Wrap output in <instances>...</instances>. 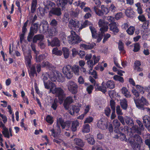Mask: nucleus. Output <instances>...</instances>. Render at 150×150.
I'll use <instances>...</instances> for the list:
<instances>
[{"label": "nucleus", "instance_id": "2f4dec72", "mask_svg": "<svg viewBox=\"0 0 150 150\" xmlns=\"http://www.w3.org/2000/svg\"><path fill=\"white\" fill-rule=\"evenodd\" d=\"M120 105L121 107L124 110H126L127 107V103L125 99H123L120 101Z\"/></svg>", "mask_w": 150, "mask_h": 150}, {"label": "nucleus", "instance_id": "9b49d317", "mask_svg": "<svg viewBox=\"0 0 150 150\" xmlns=\"http://www.w3.org/2000/svg\"><path fill=\"white\" fill-rule=\"evenodd\" d=\"M108 124V122L107 120L104 119H101L98 121L97 126L99 128L105 130L107 129Z\"/></svg>", "mask_w": 150, "mask_h": 150}, {"label": "nucleus", "instance_id": "a211bd4d", "mask_svg": "<svg viewBox=\"0 0 150 150\" xmlns=\"http://www.w3.org/2000/svg\"><path fill=\"white\" fill-rule=\"evenodd\" d=\"M73 102V100L72 97L69 96L67 97L65 100L64 103V106L65 109H68L69 105Z\"/></svg>", "mask_w": 150, "mask_h": 150}, {"label": "nucleus", "instance_id": "864d4df0", "mask_svg": "<svg viewBox=\"0 0 150 150\" xmlns=\"http://www.w3.org/2000/svg\"><path fill=\"white\" fill-rule=\"evenodd\" d=\"M112 123L114 126L115 127V128L117 129L119 128L120 125V122L117 119L113 120Z\"/></svg>", "mask_w": 150, "mask_h": 150}, {"label": "nucleus", "instance_id": "13d9d810", "mask_svg": "<svg viewBox=\"0 0 150 150\" xmlns=\"http://www.w3.org/2000/svg\"><path fill=\"white\" fill-rule=\"evenodd\" d=\"M46 121L48 123L52 124L53 122V120L52 117L50 115H48L46 118Z\"/></svg>", "mask_w": 150, "mask_h": 150}, {"label": "nucleus", "instance_id": "7c9ffc66", "mask_svg": "<svg viewBox=\"0 0 150 150\" xmlns=\"http://www.w3.org/2000/svg\"><path fill=\"white\" fill-rule=\"evenodd\" d=\"M51 13H53L57 16H60L61 14V9L59 8L53 9L52 10L50 11L49 13L50 14Z\"/></svg>", "mask_w": 150, "mask_h": 150}, {"label": "nucleus", "instance_id": "c85d7f7f", "mask_svg": "<svg viewBox=\"0 0 150 150\" xmlns=\"http://www.w3.org/2000/svg\"><path fill=\"white\" fill-rule=\"evenodd\" d=\"M95 45L96 44L94 43L88 45L81 44L80 45V47L84 49H91L93 48Z\"/></svg>", "mask_w": 150, "mask_h": 150}, {"label": "nucleus", "instance_id": "cd10ccee", "mask_svg": "<svg viewBox=\"0 0 150 150\" xmlns=\"http://www.w3.org/2000/svg\"><path fill=\"white\" fill-rule=\"evenodd\" d=\"M115 138H116L119 139L122 141H125L126 142H128V140L127 141V139L126 138L125 136V135L122 134L121 133H119L117 134H116L115 135Z\"/></svg>", "mask_w": 150, "mask_h": 150}, {"label": "nucleus", "instance_id": "72a5a7b5", "mask_svg": "<svg viewBox=\"0 0 150 150\" xmlns=\"http://www.w3.org/2000/svg\"><path fill=\"white\" fill-rule=\"evenodd\" d=\"M37 4V0H32L30 9L32 13H33L35 11Z\"/></svg>", "mask_w": 150, "mask_h": 150}, {"label": "nucleus", "instance_id": "4d7b16f0", "mask_svg": "<svg viewBox=\"0 0 150 150\" xmlns=\"http://www.w3.org/2000/svg\"><path fill=\"white\" fill-rule=\"evenodd\" d=\"M91 25V23L89 22L88 21H85V22L83 23V24L81 23V25H80V30H81L83 28H85L87 26H88V25Z\"/></svg>", "mask_w": 150, "mask_h": 150}, {"label": "nucleus", "instance_id": "5701e85b", "mask_svg": "<svg viewBox=\"0 0 150 150\" xmlns=\"http://www.w3.org/2000/svg\"><path fill=\"white\" fill-rule=\"evenodd\" d=\"M125 13L127 16L132 18L134 16V12L131 8H127L125 11Z\"/></svg>", "mask_w": 150, "mask_h": 150}, {"label": "nucleus", "instance_id": "f704fd0d", "mask_svg": "<svg viewBox=\"0 0 150 150\" xmlns=\"http://www.w3.org/2000/svg\"><path fill=\"white\" fill-rule=\"evenodd\" d=\"M75 144L79 146L82 147L84 145V143L80 139L76 138L74 140Z\"/></svg>", "mask_w": 150, "mask_h": 150}, {"label": "nucleus", "instance_id": "ea45409f", "mask_svg": "<svg viewBox=\"0 0 150 150\" xmlns=\"http://www.w3.org/2000/svg\"><path fill=\"white\" fill-rule=\"evenodd\" d=\"M113 79L116 81L123 83L124 82V79L123 77L117 75H115L113 77Z\"/></svg>", "mask_w": 150, "mask_h": 150}, {"label": "nucleus", "instance_id": "e2e57ef3", "mask_svg": "<svg viewBox=\"0 0 150 150\" xmlns=\"http://www.w3.org/2000/svg\"><path fill=\"white\" fill-rule=\"evenodd\" d=\"M132 92L133 94L137 98L139 96V93L138 91L134 88H133L132 90Z\"/></svg>", "mask_w": 150, "mask_h": 150}, {"label": "nucleus", "instance_id": "58836bf2", "mask_svg": "<svg viewBox=\"0 0 150 150\" xmlns=\"http://www.w3.org/2000/svg\"><path fill=\"white\" fill-rule=\"evenodd\" d=\"M40 25L42 27L43 30L45 31L48 30V24L46 21H42L40 24Z\"/></svg>", "mask_w": 150, "mask_h": 150}, {"label": "nucleus", "instance_id": "603ef678", "mask_svg": "<svg viewBox=\"0 0 150 150\" xmlns=\"http://www.w3.org/2000/svg\"><path fill=\"white\" fill-rule=\"evenodd\" d=\"M136 87L137 90L139 91L140 93L144 94L145 92L144 87H142L140 85H137Z\"/></svg>", "mask_w": 150, "mask_h": 150}, {"label": "nucleus", "instance_id": "680f3d73", "mask_svg": "<svg viewBox=\"0 0 150 150\" xmlns=\"http://www.w3.org/2000/svg\"><path fill=\"white\" fill-rule=\"evenodd\" d=\"M58 100L57 99H55L53 102L52 104L51 107L54 110H56L57 107Z\"/></svg>", "mask_w": 150, "mask_h": 150}, {"label": "nucleus", "instance_id": "8fccbe9b", "mask_svg": "<svg viewBox=\"0 0 150 150\" xmlns=\"http://www.w3.org/2000/svg\"><path fill=\"white\" fill-rule=\"evenodd\" d=\"M101 8L103 14H107L109 12L110 10L108 8L105 7L104 5H102L101 6Z\"/></svg>", "mask_w": 150, "mask_h": 150}, {"label": "nucleus", "instance_id": "1a4fd4ad", "mask_svg": "<svg viewBox=\"0 0 150 150\" xmlns=\"http://www.w3.org/2000/svg\"><path fill=\"white\" fill-rule=\"evenodd\" d=\"M81 23L78 21H74L71 20L69 23V27L76 31L79 30H80Z\"/></svg>", "mask_w": 150, "mask_h": 150}, {"label": "nucleus", "instance_id": "a878e982", "mask_svg": "<svg viewBox=\"0 0 150 150\" xmlns=\"http://www.w3.org/2000/svg\"><path fill=\"white\" fill-rule=\"evenodd\" d=\"M34 28L33 30H31L30 32L29 33V35L28 37V40H29V38H32L33 35L34 33H36L38 30V24L37 23H35L34 24Z\"/></svg>", "mask_w": 150, "mask_h": 150}, {"label": "nucleus", "instance_id": "aec40b11", "mask_svg": "<svg viewBox=\"0 0 150 150\" xmlns=\"http://www.w3.org/2000/svg\"><path fill=\"white\" fill-rule=\"evenodd\" d=\"M95 88L96 89L102 91L104 93H105L106 91V87L105 86V83L104 82L102 83L101 86H99L98 84H95Z\"/></svg>", "mask_w": 150, "mask_h": 150}, {"label": "nucleus", "instance_id": "de8ad7c7", "mask_svg": "<svg viewBox=\"0 0 150 150\" xmlns=\"http://www.w3.org/2000/svg\"><path fill=\"white\" fill-rule=\"evenodd\" d=\"M118 48L119 49L121 52L124 53L125 51L124 50L123 44L121 41H119L118 43Z\"/></svg>", "mask_w": 150, "mask_h": 150}, {"label": "nucleus", "instance_id": "0e129e2a", "mask_svg": "<svg viewBox=\"0 0 150 150\" xmlns=\"http://www.w3.org/2000/svg\"><path fill=\"white\" fill-rule=\"evenodd\" d=\"M91 108V106L89 105L85 106L83 113L86 115L89 112Z\"/></svg>", "mask_w": 150, "mask_h": 150}, {"label": "nucleus", "instance_id": "69168bd1", "mask_svg": "<svg viewBox=\"0 0 150 150\" xmlns=\"http://www.w3.org/2000/svg\"><path fill=\"white\" fill-rule=\"evenodd\" d=\"M149 21H145L143 23L142 27L144 29H147L149 26Z\"/></svg>", "mask_w": 150, "mask_h": 150}, {"label": "nucleus", "instance_id": "a18cd8bd", "mask_svg": "<svg viewBox=\"0 0 150 150\" xmlns=\"http://www.w3.org/2000/svg\"><path fill=\"white\" fill-rule=\"evenodd\" d=\"M94 9L96 14L97 15L99 16H102L103 15V13L100 10L98 9L97 7L95 6Z\"/></svg>", "mask_w": 150, "mask_h": 150}, {"label": "nucleus", "instance_id": "393cba45", "mask_svg": "<svg viewBox=\"0 0 150 150\" xmlns=\"http://www.w3.org/2000/svg\"><path fill=\"white\" fill-rule=\"evenodd\" d=\"M79 123L78 121L76 120L72 121L71 124V130L73 132H75L77 130V128L79 127Z\"/></svg>", "mask_w": 150, "mask_h": 150}, {"label": "nucleus", "instance_id": "4be33fe9", "mask_svg": "<svg viewBox=\"0 0 150 150\" xmlns=\"http://www.w3.org/2000/svg\"><path fill=\"white\" fill-rule=\"evenodd\" d=\"M81 106V104L79 105V107L74 105H72L71 109L70 110L69 112V113L72 115H74L75 112L78 113L79 111L80 108Z\"/></svg>", "mask_w": 150, "mask_h": 150}, {"label": "nucleus", "instance_id": "f8f14e48", "mask_svg": "<svg viewBox=\"0 0 150 150\" xmlns=\"http://www.w3.org/2000/svg\"><path fill=\"white\" fill-rule=\"evenodd\" d=\"M136 122L139 125V128H138L137 126L135 125L133 126L132 127V129L134 130V132H135L139 134H141V131L143 130L144 129L143 125L139 120H136Z\"/></svg>", "mask_w": 150, "mask_h": 150}, {"label": "nucleus", "instance_id": "c756f323", "mask_svg": "<svg viewBox=\"0 0 150 150\" xmlns=\"http://www.w3.org/2000/svg\"><path fill=\"white\" fill-rule=\"evenodd\" d=\"M86 139L88 142L91 144H93L95 142L94 140L93 136L90 134L86 135Z\"/></svg>", "mask_w": 150, "mask_h": 150}, {"label": "nucleus", "instance_id": "6e6552de", "mask_svg": "<svg viewBox=\"0 0 150 150\" xmlns=\"http://www.w3.org/2000/svg\"><path fill=\"white\" fill-rule=\"evenodd\" d=\"M67 86L69 91L73 94H76L77 92L78 86L74 82L70 81L67 84Z\"/></svg>", "mask_w": 150, "mask_h": 150}, {"label": "nucleus", "instance_id": "ddd939ff", "mask_svg": "<svg viewBox=\"0 0 150 150\" xmlns=\"http://www.w3.org/2000/svg\"><path fill=\"white\" fill-rule=\"evenodd\" d=\"M24 54L25 56V62L26 66L30 68L31 66V59L32 58V57L30 52L29 51L27 55V53L25 52H24Z\"/></svg>", "mask_w": 150, "mask_h": 150}, {"label": "nucleus", "instance_id": "49530a36", "mask_svg": "<svg viewBox=\"0 0 150 150\" xmlns=\"http://www.w3.org/2000/svg\"><path fill=\"white\" fill-rule=\"evenodd\" d=\"M125 119L127 124L131 126L133 125V121L132 119L127 116L125 117Z\"/></svg>", "mask_w": 150, "mask_h": 150}, {"label": "nucleus", "instance_id": "dca6fc26", "mask_svg": "<svg viewBox=\"0 0 150 150\" xmlns=\"http://www.w3.org/2000/svg\"><path fill=\"white\" fill-rule=\"evenodd\" d=\"M143 121L146 128L150 132V118L147 115H145L143 118Z\"/></svg>", "mask_w": 150, "mask_h": 150}, {"label": "nucleus", "instance_id": "79ce46f5", "mask_svg": "<svg viewBox=\"0 0 150 150\" xmlns=\"http://www.w3.org/2000/svg\"><path fill=\"white\" fill-rule=\"evenodd\" d=\"M53 54H54L57 55H61L62 54V52L61 50H59L57 48H54L52 50Z\"/></svg>", "mask_w": 150, "mask_h": 150}, {"label": "nucleus", "instance_id": "6ab92c4d", "mask_svg": "<svg viewBox=\"0 0 150 150\" xmlns=\"http://www.w3.org/2000/svg\"><path fill=\"white\" fill-rule=\"evenodd\" d=\"M47 4L45 8V10L46 11H49L52 10L55 6V4L52 2L50 1H47Z\"/></svg>", "mask_w": 150, "mask_h": 150}, {"label": "nucleus", "instance_id": "7ed1b4c3", "mask_svg": "<svg viewBox=\"0 0 150 150\" xmlns=\"http://www.w3.org/2000/svg\"><path fill=\"white\" fill-rule=\"evenodd\" d=\"M49 78L52 81H58L60 82H63L64 81V78L61 74L58 71L54 70L49 73Z\"/></svg>", "mask_w": 150, "mask_h": 150}, {"label": "nucleus", "instance_id": "bb28decb", "mask_svg": "<svg viewBox=\"0 0 150 150\" xmlns=\"http://www.w3.org/2000/svg\"><path fill=\"white\" fill-rule=\"evenodd\" d=\"M121 90L122 93L126 98H130L131 97V95L130 93L126 87H122Z\"/></svg>", "mask_w": 150, "mask_h": 150}, {"label": "nucleus", "instance_id": "a19ab883", "mask_svg": "<svg viewBox=\"0 0 150 150\" xmlns=\"http://www.w3.org/2000/svg\"><path fill=\"white\" fill-rule=\"evenodd\" d=\"M79 68L78 66L75 65L71 68V71L74 72L75 75H78L79 74Z\"/></svg>", "mask_w": 150, "mask_h": 150}, {"label": "nucleus", "instance_id": "5fc2aeb1", "mask_svg": "<svg viewBox=\"0 0 150 150\" xmlns=\"http://www.w3.org/2000/svg\"><path fill=\"white\" fill-rule=\"evenodd\" d=\"M87 64L88 67L90 68V70H92L93 69V67L94 65H95L92 60H88L87 62Z\"/></svg>", "mask_w": 150, "mask_h": 150}, {"label": "nucleus", "instance_id": "9d476101", "mask_svg": "<svg viewBox=\"0 0 150 150\" xmlns=\"http://www.w3.org/2000/svg\"><path fill=\"white\" fill-rule=\"evenodd\" d=\"M98 24L99 26L101 27L100 28V31L102 33H104L105 32L107 31L108 29V22H105L103 20L100 19L98 22Z\"/></svg>", "mask_w": 150, "mask_h": 150}, {"label": "nucleus", "instance_id": "f3484780", "mask_svg": "<svg viewBox=\"0 0 150 150\" xmlns=\"http://www.w3.org/2000/svg\"><path fill=\"white\" fill-rule=\"evenodd\" d=\"M48 76L49 77V73H44L42 75V77L45 87L46 89H49L50 88V85L49 84V83L51 82L48 81L46 82V81L47 80Z\"/></svg>", "mask_w": 150, "mask_h": 150}, {"label": "nucleus", "instance_id": "4468645a", "mask_svg": "<svg viewBox=\"0 0 150 150\" xmlns=\"http://www.w3.org/2000/svg\"><path fill=\"white\" fill-rule=\"evenodd\" d=\"M48 45L52 47L59 46L60 45V41L57 38H54L52 40L51 42L48 39L47 40Z\"/></svg>", "mask_w": 150, "mask_h": 150}, {"label": "nucleus", "instance_id": "20e7f679", "mask_svg": "<svg viewBox=\"0 0 150 150\" xmlns=\"http://www.w3.org/2000/svg\"><path fill=\"white\" fill-rule=\"evenodd\" d=\"M134 101L137 107L139 109L144 110L145 109L144 105L148 106L149 103L146 99L143 96H142L139 99H134Z\"/></svg>", "mask_w": 150, "mask_h": 150}, {"label": "nucleus", "instance_id": "39448f33", "mask_svg": "<svg viewBox=\"0 0 150 150\" xmlns=\"http://www.w3.org/2000/svg\"><path fill=\"white\" fill-rule=\"evenodd\" d=\"M67 40L69 44H75L80 42L81 40L79 37L73 31L71 32V35L67 38Z\"/></svg>", "mask_w": 150, "mask_h": 150}, {"label": "nucleus", "instance_id": "423d86ee", "mask_svg": "<svg viewBox=\"0 0 150 150\" xmlns=\"http://www.w3.org/2000/svg\"><path fill=\"white\" fill-rule=\"evenodd\" d=\"M57 129L58 130V132L60 133L61 130L59 125L60 124L63 129H65L66 130H68L70 127V124L68 122H64L63 119L62 118H59L57 120Z\"/></svg>", "mask_w": 150, "mask_h": 150}, {"label": "nucleus", "instance_id": "c9c22d12", "mask_svg": "<svg viewBox=\"0 0 150 150\" xmlns=\"http://www.w3.org/2000/svg\"><path fill=\"white\" fill-rule=\"evenodd\" d=\"M62 51L63 52V55L65 58H67L69 56V50L66 47H63Z\"/></svg>", "mask_w": 150, "mask_h": 150}, {"label": "nucleus", "instance_id": "0eeeda50", "mask_svg": "<svg viewBox=\"0 0 150 150\" xmlns=\"http://www.w3.org/2000/svg\"><path fill=\"white\" fill-rule=\"evenodd\" d=\"M62 72L67 79H70L73 76L71 68L69 65L64 66L63 68Z\"/></svg>", "mask_w": 150, "mask_h": 150}, {"label": "nucleus", "instance_id": "338daca9", "mask_svg": "<svg viewBox=\"0 0 150 150\" xmlns=\"http://www.w3.org/2000/svg\"><path fill=\"white\" fill-rule=\"evenodd\" d=\"M45 58V56L44 55H41L38 57H36V61L37 62H39L42 59Z\"/></svg>", "mask_w": 150, "mask_h": 150}, {"label": "nucleus", "instance_id": "c03bdc74", "mask_svg": "<svg viewBox=\"0 0 150 150\" xmlns=\"http://www.w3.org/2000/svg\"><path fill=\"white\" fill-rule=\"evenodd\" d=\"M36 71L35 69V67L34 66H33L31 68L30 71L29 73L30 77L31 78L33 77L35 74H36Z\"/></svg>", "mask_w": 150, "mask_h": 150}, {"label": "nucleus", "instance_id": "b1692460", "mask_svg": "<svg viewBox=\"0 0 150 150\" xmlns=\"http://www.w3.org/2000/svg\"><path fill=\"white\" fill-rule=\"evenodd\" d=\"M57 32V30L55 28H52L49 30L46 33V36L47 37H50L53 35H55Z\"/></svg>", "mask_w": 150, "mask_h": 150}, {"label": "nucleus", "instance_id": "4c0bfd02", "mask_svg": "<svg viewBox=\"0 0 150 150\" xmlns=\"http://www.w3.org/2000/svg\"><path fill=\"white\" fill-rule=\"evenodd\" d=\"M90 131V126L88 124H86L83 125L82 132L83 133H86Z\"/></svg>", "mask_w": 150, "mask_h": 150}, {"label": "nucleus", "instance_id": "6e6d98bb", "mask_svg": "<svg viewBox=\"0 0 150 150\" xmlns=\"http://www.w3.org/2000/svg\"><path fill=\"white\" fill-rule=\"evenodd\" d=\"M100 59V57L99 56H96L95 55H93L92 57V60L93 61L95 64L98 62Z\"/></svg>", "mask_w": 150, "mask_h": 150}, {"label": "nucleus", "instance_id": "412c9836", "mask_svg": "<svg viewBox=\"0 0 150 150\" xmlns=\"http://www.w3.org/2000/svg\"><path fill=\"white\" fill-rule=\"evenodd\" d=\"M110 30L115 33H117L119 31V30L117 27V24L115 22H114L109 24Z\"/></svg>", "mask_w": 150, "mask_h": 150}, {"label": "nucleus", "instance_id": "f03ea898", "mask_svg": "<svg viewBox=\"0 0 150 150\" xmlns=\"http://www.w3.org/2000/svg\"><path fill=\"white\" fill-rule=\"evenodd\" d=\"M128 142L134 149L142 143V140L139 135H135L134 137H130L128 139Z\"/></svg>", "mask_w": 150, "mask_h": 150}, {"label": "nucleus", "instance_id": "f257e3e1", "mask_svg": "<svg viewBox=\"0 0 150 150\" xmlns=\"http://www.w3.org/2000/svg\"><path fill=\"white\" fill-rule=\"evenodd\" d=\"M50 85V92L55 94L58 97L60 104H62L64 98L65 97V94L63 90L60 87H56L55 84L52 82L49 83Z\"/></svg>", "mask_w": 150, "mask_h": 150}, {"label": "nucleus", "instance_id": "774afa93", "mask_svg": "<svg viewBox=\"0 0 150 150\" xmlns=\"http://www.w3.org/2000/svg\"><path fill=\"white\" fill-rule=\"evenodd\" d=\"M42 66L44 67H46L48 68L51 67V65L47 61L44 62H43Z\"/></svg>", "mask_w": 150, "mask_h": 150}, {"label": "nucleus", "instance_id": "09e8293b", "mask_svg": "<svg viewBox=\"0 0 150 150\" xmlns=\"http://www.w3.org/2000/svg\"><path fill=\"white\" fill-rule=\"evenodd\" d=\"M89 28L92 33V37L93 38H96V35L97 33H96V30L92 26H90Z\"/></svg>", "mask_w": 150, "mask_h": 150}, {"label": "nucleus", "instance_id": "2eb2a0df", "mask_svg": "<svg viewBox=\"0 0 150 150\" xmlns=\"http://www.w3.org/2000/svg\"><path fill=\"white\" fill-rule=\"evenodd\" d=\"M73 0H54L58 6L63 7L68 2L69 3L71 4Z\"/></svg>", "mask_w": 150, "mask_h": 150}, {"label": "nucleus", "instance_id": "052dcab7", "mask_svg": "<svg viewBox=\"0 0 150 150\" xmlns=\"http://www.w3.org/2000/svg\"><path fill=\"white\" fill-rule=\"evenodd\" d=\"M140 48V46L138 43H136L134 44L133 51L136 52L138 51Z\"/></svg>", "mask_w": 150, "mask_h": 150}, {"label": "nucleus", "instance_id": "473e14b6", "mask_svg": "<svg viewBox=\"0 0 150 150\" xmlns=\"http://www.w3.org/2000/svg\"><path fill=\"white\" fill-rule=\"evenodd\" d=\"M44 37L42 35H35L33 38V42L36 43L38 40L41 41L43 39Z\"/></svg>", "mask_w": 150, "mask_h": 150}, {"label": "nucleus", "instance_id": "3c124183", "mask_svg": "<svg viewBox=\"0 0 150 150\" xmlns=\"http://www.w3.org/2000/svg\"><path fill=\"white\" fill-rule=\"evenodd\" d=\"M2 133L5 137L9 138H10V134L8 130L7 129H5L2 132Z\"/></svg>", "mask_w": 150, "mask_h": 150}, {"label": "nucleus", "instance_id": "bf43d9fd", "mask_svg": "<svg viewBox=\"0 0 150 150\" xmlns=\"http://www.w3.org/2000/svg\"><path fill=\"white\" fill-rule=\"evenodd\" d=\"M123 17V15L121 12L117 13L115 16V18L116 20H118Z\"/></svg>", "mask_w": 150, "mask_h": 150}, {"label": "nucleus", "instance_id": "e433bc0d", "mask_svg": "<svg viewBox=\"0 0 150 150\" xmlns=\"http://www.w3.org/2000/svg\"><path fill=\"white\" fill-rule=\"evenodd\" d=\"M107 87L110 89H113L115 87V83L114 81L112 80L108 81L106 83Z\"/></svg>", "mask_w": 150, "mask_h": 150}, {"label": "nucleus", "instance_id": "37998d69", "mask_svg": "<svg viewBox=\"0 0 150 150\" xmlns=\"http://www.w3.org/2000/svg\"><path fill=\"white\" fill-rule=\"evenodd\" d=\"M135 30V28L133 26H130L126 30L127 33L129 35H132L134 31Z\"/></svg>", "mask_w": 150, "mask_h": 150}]
</instances>
